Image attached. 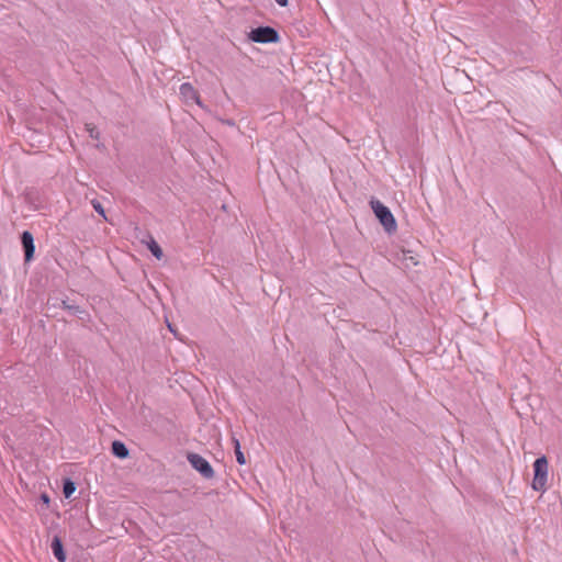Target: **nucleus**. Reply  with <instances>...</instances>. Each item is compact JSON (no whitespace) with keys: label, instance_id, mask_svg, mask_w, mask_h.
Returning a JSON list of instances; mask_svg holds the SVG:
<instances>
[{"label":"nucleus","instance_id":"1","mask_svg":"<svg viewBox=\"0 0 562 562\" xmlns=\"http://www.w3.org/2000/svg\"><path fill=\"white\" fill-rule=\"evenodd\" d=\"M548 479V460L544 456L538 458L533 463L532 488L543 491Z\"/></svg>","mask_w":562,"mask_h":562},{"label":"nucleus","instance_id":"2","mask_svg":"<svg viewBox=\"0 0 562 562\" xmlns=\"http://www.w3.org/2000/svg\"><path fill=\"white\" fill-rule=\"evenodd\" d=\"M370 205L375 216L379 218V221L385 227L386 231L391 232L396 228L395 218L391 211L384 204H382L379 200H372L370 202Z\"/></svg>","mask_w":562,"mask_h":562},{"label":"nucleus","instance_id":"3","mask_svg":"<svg viewBox=\"0 0 562 562\" xmlns=\"http://www.w3.org/2000/svg\"><path fill=\"white\" fill-rule=\"evenodd\" d=\"M249 37L257 43H274L278 41V33L272 27L261 26L252 30Z\"/></svg>","mask_w":562,"mask_h":562},{"label":"nucleus","instance_id":"4","mask_svg":"<svg viewBox=\"0 0 562 562\" xmlns=\"http://www.w3.org/2000/svg\"><path fill=\"white\" fill-rule=\"evenodd\" d=\"M190 464L200 472L204 477L211 479L214 476V471L206 459L196 453H190L188 456Z\"/></svg>","mask_w":562,"mask_h":562},{"label":"nucleus","instance_id":"5","mask_svg":"<svg viewBox=\"0 0 562 562\" xmlns=\"http://www.w3.org/2000/svg\"><path fill=\"white\" fill-rule=\"evenodd\" d=\"M22 244L25 252V261L30 262L34 257V239L30 232H23L22 234Z\"/></svg>","mask_w":562,"mask_h":562},{"label":"nucleus","instance_id":"6","mask_svg":"<svg viewBox=\"0 0 562 562\" xmlns=\"http://www.w3.org/2000/svg\"><path fill=\"white\" fill-rule=\"evenodd\" d=\"M180 95L186 100V101H195L196 103H200L199 101V93L198 91L193 88L192 85L190 83H182L180 86Z\"/></svg>","mask_w":562,"mask_h":562},{"label":"nucleus","instance_id":"7","mask_svg":"<svg viewBox=\"0 0 562 562\" xmlns=\"http://www.w3.org/2000/svg\"><path fill=\"white\" fill-rule=\"evenodd\" d=\"M52 550L54 555L59 562L66 561V554L64 552L63 543L58 537H55L52 541Z\"/></svg>","mask_w":562,"mask_h":562},{"label":"nucleus","instance_id":"8","mask_svg":"<svg viewBox=\"0 0 562 562\" xmlns=\"http://www.w3.org/2000/svg\"><path fill=\"white\" fill-rule=\"evenodd\" d=\"M112 453L117 458L124 459L128 456V449L122 441L115 440L112 443Z\"/></svg>","mask_w":562,"mask_h":562},{"label":"nucleus","instance_id":"9","mask_svg":"<svg viewBox=\"0 0 562 562\" xmlns=\"http://www.w3.org/2000/svg\"><path fill=\"white\" fill-rule=\"evenodd\" d=\"M148 249L157 259L162 258V249L155 239H150V241L148 243Z\"/></svg>","mask_w":562,"mask_h":562},{"label":"nucleus","instance_id":"10","mask_svg":"<svg viewBox=\"0 0 562 562\" xmlns=\"http://www.w3.org/2000/svg\"><path fill=\"white\" fill-rule=\"evenodd\" d=\"M75 491H76L75 484L69 480L66 481L64 484V490H63L65 497H67V498L70 497Z\"/></svg>","mask_w":562,"mask_h":562},{"label":"nucleus","instance_id":"11","mask_svg":"<svg viewBox=\"0 0 562 562\" xmlns=\"http://www.w3.org/2000/svg\"><path fill=\"white\" fill-rule=\"evenodd\" d=\"M86 131L89 133V135L92 138L99 139L100 133H99L98 128L95 127V125H93L92 123H87L86 124Z\"/></svg>","mask_w":562,"mask_h":562},{"label":"nucleus","instance_id":"12","mask_svg":"<svg viewBox=\"0 0 562 562\" xmlns=\"http://www.w3.org/2000/svg\"><path fill=\"white\" fill-rule=\"evenodd\" d=\"M236 459L239 464H245L246 460L243 452L239 450V442L236 441Z\"/></svg>","mask_w":562,"mask_h":562},{"label":"nucleus","instance_id":"13","mask_svg":"<svg viewBox=\"0 0 562 562\" xmlns=\"http://www.w3.org/2000/svg\"><path fill=\"white\" fill-rule=\"evenodd\" d=\"M92 205H93L94 210H95L99 214H101V215H103V216H104V210H103L102 205H101L99 202H93V203H92Z\"/></svg>","mask_w":562,"mask_h":562},{"label":"nucleus","instance_id":"14","mask_svg":"<svg viewBox=\"0 0 562 562\" xmlns=\"http://www.w3.org/2000/svg\"><path fill=\"white\" fill-rule=\"evenodd\" d=\"M276 2L281 7H285L288 4V0H276Z\"/></svg>","mask_w":562,"mask_h":562},{"label":"nucleus","instance_id":"15","mask_svg":"<svg viewBox=\"0 0 562 562\" xmlns=\"http://www.w3.org/2000/svg\"><path fill=\"white\" fill-rule=\"evenodd\" d=\"M42 498H43V502H45V503L49 502V497L45 494L42 496Z\"/></svg>","mask_w":562,"mask_h":562}]
</instances>
